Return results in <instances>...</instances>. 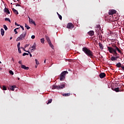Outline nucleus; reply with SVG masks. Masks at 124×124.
<instances>
[{
	"mask_svg": "<svg viewBox=\"0 0 124 124\" xmlns=\"http://www.w3.org/2000/svg\"><path fill=\"white\" fill-rule=\"evenodd\" d=\"M108 50L109 51V53L112 54V55H118L117 51L119 52L120 54L122 53V51L121 49H119V47L116 45H112V47H108Z\"/></svg>",
	"mask_w": 124,
	"mask_h": 124,
	"instance_id": "obj_1",
	"label": "nucleus"
},
{
	"mask_svg": "<svg viewBox=\"0 0 124 124\" xmlns=\"http://www.w3.org/2000/svg\"><path fill=\"white\" fill-rule=\"evenodd\" d=\"M82 51L88 57H89L91 59L93 58V52L90 48H88L87 47H84L82 48Z\"/></svg>",
	"mask_w": 124,
	"mask_h": 124,
	"instance_id": "obj_2",
	"label": "nucleus"
},
{
	"mask_svg": "<svg viewBox=\"0 0 124 124\" xmlns=\"http://www.w3.org/2000/svg\"><path fill=\"white\" fill-rule=\"evenodd\" d=\"M65 88V84H62L60 85H53L52 90H62Z\"/></svg>",
	"mask_w": 124,
	"mask_h": 124,
	"instance_id": "obj_3",
	"label": "nucleus"
},
{
	"mask_svg": "<svg viewBox=\"0 0 124 124\" xmlns=\"http://www.w3.org/2000/svg\"><path fill=\"white\" fill-rule=\"evenodd\" d=\"M27 35V31L23 32L16 39V41H20V40H24Z\"/></svg>",
	"mask_w": 124,
	"mask_h": 124,
	"instance_id": "obj_4",
	"label": "nucleus"
},
{
	"mask_svg": "<svg viewBox=\"0 0 124 124\" xmlns=\"http://www.w3.org/2000/svg\"><path fill=\"white\" fill-rule=\"evenodd\" d=\"M66 74H68V72L66 71H63L60 75V81H63L65 79Z\"/></svg>",
	"mask_w": 124,
	"mask_h": 124,
	"instance_id": "obj_5",
	"label": "nucleus"
},
{
	"mask_svg": "<svg viewBox=\"0 0 124 124\" xmlns=\"http://www.w3.org/2000/svg\"><path fill=\"white\" fill-rule=\"evenodd\" d=\"M117 13V11L115 10H109L108 11L109 15H113V14H116Z\"/></svg>",
	"mask_w": 124,
	"mask_h": 124,
	"instance_id": "obj_6",
	"label": "nucleus"
},
{
	"mask_svg": "<svg viewBox=\"0 0 124 124\" xmlns=\"http://www.w3.org/2000/svg\"><path fill=\"white\" fill-rule=\"evenodd\" d=\"M116 66L119 68H120V67H121V68L122 69V70H124V65H122V63H121V62H119L117 63L116 64Z\"/></svg>",
	"mask_w": 124,
	"mask_h": 124,
	"instance_id": "obj_7",
	"label": "nucleus"
},
{
	"mask_svg": "<svg viewBox=\"0 0 124 124\" xmlns=\"http://www.w3.org/2000/svg\"><path fill=\"white\" fill-rule=\"evenodd\" d=\"M67 28L68 29H73V24L71 23H69L67 25Z\"/></svg>",
	"mask_w": 124,
	"mask_h": 124,
	"instance_id": "obj_8",
	"label": "nucleus"
},
{
	"mask_svg": "<svg viewBox=\"0 0 124 124\" xmlns=\"http://www.w3.org/2000/svg\"><path fill=\"white\" fill-rule=\"evenodd\" d=\"M105 76H106V74H105V73H101L99 75V77L101 79H103V78H104Z\"/></svg>",
	"mask_w": 124,
	"mask_h": 124,
	"instance_id": "obj_9",
	"label": "nucleus"
},
{
	"mask_svg": "<svg viewBox=\"0 0 124 124\" xmlns=\"http://www.w3.org/2000/svg\"><path fill=\"white\" fill-rule=\"evenodd\" d=\"M21 68H23V69H25V70H29V69H30L29 67H27L25 65H21Z\"/></svg>",
	"mask_w": 124,
	"mask_h": 124,
	"instance_id": "obj_10",
	"label": "nucleus"
},
{
	"mask_svg": "<svg viewBox=\"0 0 124 124\" xmlns=\"http://www.w3.org/2000/svg\"><path fill=\"white\" fill-rule=\"evenodd\" d=\"M29 20V22L30 23H31L32 24H33V25H35V22H34V21H33V20H32V19L31 18V17H30L29 16L28 17Z\"/></svg>",
	"mask_w": 124,
	"mask_h": 124,
	"instance_id": "obj_11",
	"label": "nucleus"
},
{
	"mask_svg": "<svg viewBox=\"0 0 124 124\" xmlns=\"http://www.w3.org/2000/svg\"><path fill=\"white\" fill-rule=\"evenodd\" d=\"M12 11L16 15H18V14H19V13L18 12V11L16 10L15 9H14V8H12Z\"/></svg>",
	"mask_w": 124,
	"mask_h": 124,
	"instance_id": "obj_12",
	"label": "nucleus"
},
{
	"mask_svg": "<svg viewBox=\"0 0 124 124\" xmlns=\"http://www.w3.org/2000/svg\"><path fill=\"white\" fill-rule=\"evenodd\" d=\"M88 34L90 35V36H93V34H94V32L93 31H90L88 32Z\"/></svg>",
	"mask_w": 124,
	"mask_h": 124,
	"instance_id": "obj_13",
	"label": "nucleus"
},
{
	"mask_svg": "<svg viewBox=\"0 0 124 124\" xmlns=\"http://www.w3.org/2000/svg\"><path fill=\"white\" fill-rule=\"evenodd\" d=\"M46 39L48 44L51 43V40H50V38L47 36H46Z\"/></svg>",
	"mask_w": 124,
	"mask_h": 124,
	"instance_id": "obj_14",
	"label": "nucleus"
},
{
	"mask_svg": "<svg viewBox=\"0 0 124 124\" xmlns=\"http://www.w3.org/2000/svg\"><path fill=\"white\" fill-rule=\"evenodd\" d=\"M4 12L7 13L8 14H10V11H9V10H8L7 8H5Z\"/></svg>",
	"mask_w": 124,
	"mask_h": 124,
	"instance_id": "obj_15",
	"label": "nucleus"
},
{
	"mask_svg": "<svg viewBox=\"0 0 124 124\" xmlns=\"http://www.w3.org/2000/svg\"><path fill=\"white\" fill-rule=\"evenodd\" d=\"M113 91H114L115 92H116V93H119V92H121V91L120 90V88L117 87L115 88Z\"/></svg>",
	"mask_w": 124,
	"mask_h": 124,
	"instance_id": "obj_16",
	"label": "nucleus"
},
{
	"mask_svg": "<svg viewBox=\"0 0 124 124\" xmlns=\"http://www.w3.org/2000/svg\"><path fill=\"white\" fill-rule=\"evenodd\" d=\"M31 48H33L34 50H36V43H34L33 45L31 47Z\"/></svg>",
	"mask_w": 124,
	"mask_h": 124,
	"instance_id": "obj_17",
	"label": "nucleus"
},
{
	"mask_svg": "<svg viewBox=\"0 0 124 124\" xmlns=\"http://www.w3.org/2000/svg\"><path fill=\"white\" fill-rule=\"evenodd\" d=\"M0 31L2 36H3V35H4V30H3V29H1Z\"/></svg>",
	"mask_w": 124,
	"mask_h": 124,
	"instance_id": "obj_18",
	"label": "nucleus"
},
{
	"mask_svg": "<svg viewBox=\"0 0 124 124\" xmlns=\"http://www.w3.org/2000/svg\"><path fill=\"white\" fill-rule=\"evenodd\" d=\"M99 46L101 50H103L104 46L102 45V44H101V43H99Z\"/></svg>",
	"mask_w": 124,
	"mask_h": 124,
	"instance_id": "obj_19",
	"label": "nucleus"
},
{
	"mask_svg": "<svg viewBox=\"0 0 124 124\" xmlns=\"http://www.w3.org/2000/svg\"><path fill=\"white\" fill-rule=\"evenodd\" d=\"M111 61H112V62H114V61H117V59H116V57H114L112 56L111 57V59H110Z\"/></svg>",
	"mask_w": 124,
	"mask_h": 124,
	"instance_id": "obj_20",
	"label": "nucleus"
},
{
	"mask_svg": "<svg viewBox=\"0 0 124 124\" xmlns=\"http://www.w3.org/2000/svg\"><path fill=\"white\" fill-rule=\"evenodd\" d=\"M50 47H51V48H52V49H54V45H53V44H52V42H50V43H48Z\"/></svg>",
	"mask_w": 124,
	"mask_h": 124,
	"instance_id": "obj_21",
	"label": "nucleus"
},
{
	"mask_svg": "<svg viewBox=\"0 0 124 124\" xmlns=\"http://www.w3.org/2000/svg\"><path fill=\"white\" fill-rule=\"evenodd\" d=\"M15 88H16V85H13V86H11L10 87V90L11 91H14V89H15Z\"/></svg>",
	"mask_w": 124,
	"mask_h": 124,
	"instance_id": "obj_22",
	"label": "nucleus"
},
{
	"mask_svg": "<svg viewBox=\"0 0 124 124\" xmlns=\"http://www.w3.org/2000/svg\"><path fill=\"white\" fill-rule=\"evenodd\" d=\"M70 93H64L62 94L63 96H69L70 95Z\"/></svg>",
	"mask_w": 124,
	"mask_h": 124,
	"instance_id": "obj_23",
	"label": "nucleus"
},
{
	"mask_svg": "<svg viewBox=\"0 0 124 124\" xmlns=\"http://www.w3.org/2000/svg\"><path fill=\"white\" fill-rule=\"evenodd\" d=\"M2 90L3 91H6V90H7V88H6V87H5V86L3 85L2 87Z\"/></svg>",
	"mask_w": 124,
	"mask_h": 124,
	"instance_id": "obj_24",
	"label": "nucleus"
},
{
	"mask_svg": "<svg viewBox=\"0 0 124 124\" xmlns=\"http://www.w3.org/2000/svg\"><path fill=\"white\" fill-rule=\"evenodd\" d=\"M40 41H41V43H42L43 44H44V43L45 42V40L43 38L41 39Z\"/></svg>",
	"mask_w": 124,
	"mask_h": 124,
	"instance_id": "obj_25",
	"label": "nucleus"
},
{
	"mask_svg": "<svg viewBox=\"0 0 124 124\" xmlns=\"http://www.w3.org/2000/svg\"><path fill=\"white\" fill-rule=\"evenodd\" d=\"M25 28H26L27 30H30L31 29V27L30 26H28L27 24H25Z\"/></svg>",
	"mask_w": 124,
	"mask_h": 124,
	"instance_id": "obj_26",
	"label": "nucleus"
},
{
	"mask_svg": "<svg viewBox=\"0 0 124 124\" xmlns=\"http://www.w3.org/2000/svg\"><path fill=\"white\" fill-rule=\"evenodd\" d=\"M96 28L97 29H98V30H100V29L101 28L100 27V25H99V24L97 25L96 26Z\"/></svg>",
	"mask_w": 124,
	"mask_h": 124,
	"instance_id": "obj_27",
	"label": "nucleus"
},
{
	"mask_svg": "<svg viewBox=\"0 0 124 124\" xmlns=\"http://www.w3.org/2000/svg\"><path fill=\"white\" fill-rule=\"evenodd\" d=\"M21 49H23V51H25V52H27V53H29V54H30V51H26L25 48H24L23 47H21Z\"/></svg>",
	"mask_w": 124,
	"mask_h": 124,
	"instance_id": "obj_28",
	"label": "nucleus"
},
{
	"mask_svg": "<svg viewBox=\"0 0 124 124\" xmlns=\"http://www.w3.org/2000/svg\"><path fill=\"white\" fill-rule=\"evenodd\" d=\"M52 99H49L46 104H49V103H52Z\"/></svg>",
	"mask_w": 124,
	"mask_h": 124,
	"instance_id": "obj_29",
	"label": "nucleus"
},
{
	"mask_svg": "<svg viewBox=\"0 0 124 124\" xmlns=\"http://www.w3.org/2000/svg\"><path fill=\"white\" fill-rule=\"evenodd\" d=\"M114 56H115V58L116 59V60L117 59H119L120 58V56H117L118 54H113Z\"/></svg>",
	"mask_w": 124,
	"mask_h": 124,
	"instance_id": "obj_30",
	"label": "nucleus"
},
{
	"mask_svg": "<svg viewBox=\"0 0 124 124\" xmlns=\"http://www.w3.org/2000/svg\"><path fill=\"white\" fill-rule=\"evenodd\" d=\"M3 28L4 29V30H5V31H7V30H8L7 27L6 25H3Z\"/></svg>",
	"mask_w": 124,
	"mask_h": 124,
	"instance_id": "obj_31",
	"label": "nucleus"
},
{
	"mask_svg": "<svg viewBox=\"0 0 124 124\" xmlns=\"http://www.w3.org/2000/svg\"><path fill=\"white\" fill-rule=\"evenodd\" d=\"M35 62L36 64H37V65H38V64H39V62H38V61H37V59H35Z\"/></svg>",
	"mask_w": 124,
	"mask_h": 124,
	"instance_id": "obj_32",
	"label": "nucleus"
},
{
	"mask_svg": "<svg viewBox=\"0 0 124 124\" xmlns=\"http://www.w3.org/2000/svg\"><path fill=\"white\" fill-rule=\"evenodd\" d=\"M5 21H8V22H9L10 23H11V21H10V19L8 18H7V17H6V18H5Z\"/></svg>",
	"mask_w": 124,
	"mask_h": 124,
	"instance_id": "obj_33",
	"label": "nucleus"
},
{
	"mask_svg": "<svg viewBox=\"0 0 124 124\" xmlns=\"http://www.w3.org/2000/svg\"><path fill=\"white\" fill-rule=\"evenodd\" d=\"M58 17H59V19H60V20H62V16H61V15L58 14Z\"/></svg>",
	"mask_w": 124,
	"mask_h": 124,
	"instance_id": "obj_34",
	"label": "nucleus"
},
{
	"mask_svg": "<svg viewBox=\"0 0 124 124\" xmlns=\"http://www.w3.org/2000/svg\"><path fill=\"white\" fill-rule=\"evenodd\" d=\"M18 52L19 53V54L22 53V51H21V48L20 47L18 48Z\"/></svg>",
	"mask_w": 124,
	"mask_h": 124,
	"instance_id": "obj_35",
	"label": "nucleus"
},
{
	"mask_svg": "<svg viewBox=\"0 0 124 124\" xmlns=\"http://www.w3.org/2000/svg\"><path fill=\"white\" fill-rule=\"evenodd\" d=\"M22 56H29V53H27L26 52L24 53L23 54H22Z\"/></svg>",
	"mask_w": 124,
	"mask_h": 124,
	"instance_id": "obj_36",
	"label": "nucleus"
},
{
	"mask_svg": "<svg viewBox=\"0 0 124 124\" xmlns=\"http://www.w3.org/2000/svg\"><path fill=\"white\" fill-rule=\"evenodd\" d=\"M9 73L10 74H11V75H13L14 74V73H13V71L10 70L9 71Z\"/></svg>",
	"mask_w": 124,
	"mask_h": 124,
	"instance_id": "obj_37",
	"label": "nucleus"
},
{
	"mask_svg": "<svg viewBox=\"0 0 124 124\" xmlns=\"http://www.w3.org/2000/svg\"><path fill=\"white\" fill-rule=\"evenodd\" d=\"M20 45H21V43L20 42H19L17 44V48H20Z\"/></svg>",
	"mask_w": 124,
	"mask_h": 124,
	"instance_id": "obj_38",
	"label": "nucleus"
},
{
	"mask_svg": "<svg viewBox=\"0 0 124 124\" xmlns=\"http://www.w3.org/2000/svg\"><path fill=\"white\" fill-rule=\"evenodd\" d=\"M31 38H32V39H34V38H35V36L33 35L31 36Z\"/></svg>",
	"mask_w": 124,
	"mask_h": 124,
	"instance_id": "obj_39",
	"label": "nucleus"
},
{
	"mask_svg": "<svg viewBox=\"0 0 124 124\" xmlns=\"http://www.w3.org/2000/svg\"><path fill=\"white\" fill-rule=\"evenodd\" d=\"M28 46H30V44H26V45L24 47H25V48H27V47H28Z\"/></svg>",
	"mask_w": 124,
	"mask_h": 124,
	"instance_id": "obj_40",
	"label": "nucleus"
},
{
	"mask_svg": "<svg viewBox=\"0 0 124 124\" xmlns=\"http://www.w3.org/2000/svg\"><path fill=\"white\" fill-rule=\"evenodd\" d=\"M20 28L22 29V31H24V27H23V26H21V25H20Z\"/></svg>",
	"mask_w": 124,
	"mask_h": 124,
	"instance_id": "obj_41",
	"label": "nucleus"
},
{
	"mask_svg": "<svg viewBox=\"0 0 124 124\" xmlns=\"http://www.w3.org/2000/svg\"><path fill=\"white\" fill-rule=\"evenodd\" d=\"M14 31L15 32H16V34H17V33H18V32L17 31V30H16V29L14 30Z\"/></svg>",
	"mask_w": 124,
	"mask_h": 124,
	"instance_id": "obj_42",
	"label": "nucleus"
},
{
	"mask_svg": "<svg viewBox=\"0 0 124 124\" xmlns=\"http://www.w3.org/2000/svg\"><path fill=\"white\" fill-rule=\"evenodd\" d=\"M18 63H19V64H21L22 65V60H20L18 62Z\"/></svg>",
	"mask_w": 124,
	"mask_h": 124,
	"instance_id": "obj_43",
	"label": "nucleus"
},
{
	"mask_svg": "<svg viewBox=\"0 0 124 124\" xmlns=\"http://www.w3.org/2000/svg\"><path fill=\"white\" fill-rule=\"evenodd\" d=\"M15 25H16V26H17V27H19V26H20V25L18 24V23H17V22H15Z\"/></svg>",
	"mask_w": 124,
	"mask_h": 124,
	"instance_id": "obj_44",
	"label": "nucleus"
},
{
	"mask_svg": "<svg viewBox=\"0 0 124 124\" xmlns=\"http://www.w3.org/2000/svg\"><path fill=\"white\" fill-rule=\"evenodd\" d=\"M16 6H20V4H18V3L16 4Z\"/></svg>",
	"mask_w": 124,
	"mask_h": 124,
	"instance_id": "obj_45",
	"label": "nucleus"
},
{
	"mask_svg": "<svg viewBox=\"0 0 124 124\" xmlns=\"http://www.w3.org/2000/svg\"><path fill=\"white\" fill-rule=\"evenodd\" d=\"M29 55H30L31 58V57H32V55H31V52H30Z\"/></svg>",
	"mask_w": 124,
	"mask_h": 124,
	"instance_id": "obj_46",
	"label": "nucleus"
},
{
	"mask_svg": "<svg viewBox=\"0 0 124 124\" xmlns=\"http://www.w3.org/2000/svg\"><path fill=\"white\" fill-rule=\"evenodd\" d=\"M31 52H34V49L33 48H32V49H31Z\"/></svg>",
	"mask_w": 124,
	"mask_h": 124,
	"instance_id": "obj_47",
	"label": "nucleus"
},
{
	"mask_svg": "<svg viewBox=\"0 0 124 124\" xmlns=\"http://www.w3.org/2000/svg\"><path fill=\"white\" fill-rule=\"evenodd\" d=\"M44 63H46V59H45L44 61Z\"/></svg>",
	"mask_w": 124,
	"mask_h": 124,
	"instance_id": "obj_48",
	"label": "nucleus"
},
{
	"mask_svg": "<svg viewBox=\"0 0 124 124\" xmlns=\"http://www.w3.org/2000/svg\"><path fill=\"white\" fill-rule=\"evenodd\" d=\"M19 29H20V28H16V29H15V30H19Z\"/></svg>",
	"mask_w": 124,
	"mask_h": 124,
	"instance_id": "obj_49",
	"label": "nucleus"
},
{
	"mask_svg": "<svg viewBox=\"0 0 124 124\" xmlns=\"http://www.w3.org/2000/svg\"><path fill=\"white\" fill-rule=\"evenodd\" d=\"M12 60L13 62H14V59L12 58Z\"/></svg>",
	"mask_w": 124,
	"mask_h": 124,
	"instance_id": "obj_50",
	"label": "nucleus"
},
{
	"mask_svg": "<svg viewBox=\"0 0 124 124\" xmlns=\"http://www.w3.org/2000/svg\"><path fill=\"white\" fill-rule=\"evenodd\" d=\"M11 39H12V37L10 38V40H11Z\"/></svg>",
	"mask_w": 124,
	"mask_h": 124,
	"instance_id": "obj_51",
	"label": "nucleus"
},
{
	"mask_svg": "<svg viewBox=\"0 0 124 124\" xmlns=\"http://www.w3.org/2000/svg\"><path fill=\"white\" fill-rule=\"evenodd\" d=\"M57 13V15L59 16V14H59V13Z\"/></svg>",
	"mask_w": 124,
	"mask_h": 124,
	"instance_id": "obj_52",
	"label": "nucleus"
},
{
	"mask_svg": "<svg viewBox=\"0 0 124 124\" xmlns=\"http://www.w3.org/2000/svg\"><path fill=\"white\" fill-rule=\"evenodd\" d=\"M15 2H16V0H13Z\"/></svg>",
	"mask_w": 124,
	"mask_h": 124,
	"instance_id": "obj_53",
	"label": "nucleus"
},
{
	"mask_svg": "<svg viewBox=\"0 0 124 124\" xmlns=\"http://www.w3.org/2000/svg\"><path fill=\"white\" fill-rule=\"evenodd\" d=\"M35 67H36H36H37V65H36V66H35Z\"/></svg>",
	"mask_w": 124,
	"mask_h": 124,
	"instance_id": "obj_54",
	"label": "nucleus"
},
{
	"mask_svg": "<svg viewBox=\"0 0 124 124\" xmlns=\"http://www.w3.org/2000/svg\"><path fill=\"white\" fill-rule=\"evenodd\" d=\"M0 63H1V62L0 61Z\"/></svg>",
	"mask_w": 124,
	"mask_h": 124,
	"instance_id": "obj_55",
	"label": "nucleus"
},
{
	"mask_svg": "<svg viewBox=\"0 0 124 124\" xmlns=\"http://www.w3.org/2000/svg\"><path fill=\"white\" fill-rule=\"evenodd\" d=\"M19 0H17V1H19Z\"/></svg>",
	"mask_w": 124,
	"mask_h": 124,
	"instance_id": "obj_56",
	"label": "nucleus"
},
{
	"mask_svg": "<svg viewBox=\"0 0 124 124\" xmlns=\"http://www.w3.org/2000/svg\"><path fill=\"white\" fill-rule=\"evenodd\" d=\"M11 4H12V3H11Z\"/></svg>",
	"mask_w": 124,
	"mask_h": 124,
	"instance_id": "obj_57",
	"label": "nucleus"
}]
</instances>
